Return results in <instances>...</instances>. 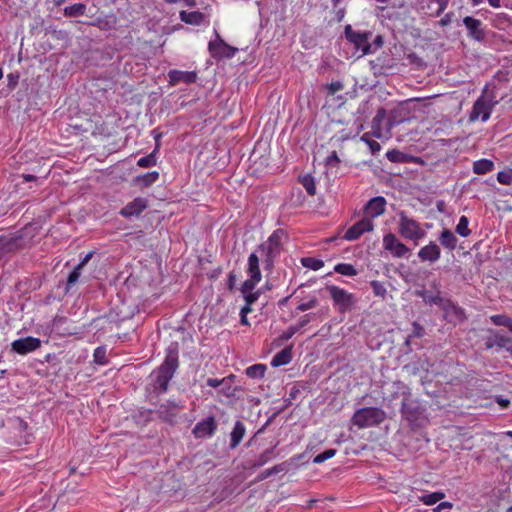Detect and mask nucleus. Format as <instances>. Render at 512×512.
Masks as SVG:
<instances>
[{
    "instance_id": "58",
    "label": "nucleus",
    "mask_w": 512,
    "mask_h": 512,
    "mask_svg": "<svg viewBox=\"0 0 512 512\" xmlns=\"http://www.w3.org/2000/svg\"><path fill=\"white\" fill-rule=\"evenodd\" d=\"M67 322L66 317H55L53 321V327L55 330L60 331L62 324Z\"/></svg>"
},
{
    "instance_id": "49",
    "label": "nucleus",
    "mask_w": 512,
    "mask_h": 512,
    "mask_svg": "<svg viewBox=\"0 0 512 512\" xmlns=\"http://www.w3.org/2000/svg\"><path fill=\"white\" fill-rule=\"evenodd\" d=\"M318 305V299L316 297L311 298L307 302H303L297 306V310L299 311H307L310 310Z\"/></svg>"
},
{
    "instance_id": "5",
    "label": "nucleus",
    "mask_w": 512,
    "mask_h": 512,
    "mask_svg": "<svg viewBox=\"0 0 512 512\" xmlns=\"http://www.w3.org/2000/svg\"><path fill=\"white\" fill-rule=\"evenodd\" d=\"M399 228L400 235L405 238L418 243L420 239L425 236V231L421 229L419 223L409 218L405 212L401 211L399 214Z\"/></svg>"
},
{
    "instance_id": "30",
    "label": "nucleus",
    "mask_w": 512,
    "mask_h": 512,
    "mask_svg": "<svg viewBox=\"0 0 512 512\" xmlns=\"http://www.w3.org/2000/svg\"><path fill=\"white\" fill-rule=\"evenodd\" d=\"M158 150H159V144L157 143L154 150L150 154H148L147 156H144L138 160L137 165L142 168H149V167L155 166L157 163L156 154H157Z\"/></svg>"
},
{
    "instance_id": "12",
    "label": "nucleus",
    "mask_w": 512,
    "mask_h": 512,
    "mask_svg": "<svg viewBox=\"0 0 512 512\" xmlns=\"http://www.w3.org/2000/svg\"><path fill=\"white\" fill-rule=\"evenodd\" d=\"M284 236L285 231L283 229L275 230L265 243L258 246L257 252L279 255L281 252V242Z\"/></svg>"
},
{
    "instance_id": "4",
    "label": "nucleus",
    "mask_w": 512,
    "mask_h": 512,
    "mask_svg": "<svg viewBox=\"0 0 512 512\" xmlns=\"http://www.w3.org/2000/svg\"><path fill=\"white\" fill-rule=\"evenodd\" d=\"M346 39L354 45L356 50L361 51L362 55L374 53L369 39L372 36L370 31L353 30L351 25H346L344 29Z\"/></svg>"
},
{
    "instance_id": "1",
    "label": "nucleus",
    "mask_w": 512,
    "mask_h": 512,
    "mask_svg": "<svg viewBox=\"0 0 512 512\" xmlns=\"http://www.w3.org/2000/svg\"><path fill=\"white\" fill-rule=\"evenodd\" d=\"M178 366V351L175 347L170 346L167 349L163 363L150 375L151 381L149 386L154 393L159 395L168 390L169 382L173 378Z\"/></svg>"
},
{
    "instance_id": "55",
    "label": "nucleus",
    "mask_w": 512,
    "mask_h": 512,
    "mask_svg": "<svg viewBox=\"0 0 512 512\" xmlns=\"http://www.w3.org/2000/svg\"><path fill=\"white\" fill-rule=\"evenodd\" d=\"M340 162L336 151H333L326 159V164L329 166H336Z\"/></svg>"
},
{
    "instance_id": "36",
    "label": "nucleus",
    "mask_w": 512,
    "mask_h": 512,
    "mask_svg": "<svg viewBox=\"0 0 512 512\" xmlns=\"http://www.w3.org/2000/svg\"><path fill=\"white\" fill-rule=\"evenodd\" d=\"M334 271L344 276H356L358 270L349 263H339L334 267Z\"/></svg>"
},
{
    "instance_id": "48",
    "label": "nucleus",
    "mask_w": 512,
    "mask_h": 512,
    "mask_svg": "<svg viewBox=\"0 0 512 512\" xmlns=\"http://www.w3.org/2000/svg\"><path fill=\"white\" fill-rule=\"evenodd\" d=\"M509 316L505 314H496L490 317L491 322L496 326H506Z\"/></svg>"
},
{
    "instance_id": "3",
    "label": "nucleus",
    "mask_w": 512,
    "mask_h": 512,
    "mask_svg": "<svg viewBox=\"0 0 512 512\" xmlns=\"http://www.w3.org/2000/svg\"><path fill=\"white\" fill-rule=\"evenodd\" d=\"M386 418V413L378 407H365L355 411L352 422L359 428L379 425Z\"/></svg>"
},
{
    "instance_id": "18",
    "label": "nucleus",
    "mask_w": 512,
    "mask_h": 512,
    "mask_svg": "<svg viewBox=\"0 0 512 512\" xmlns=\"http://www.w3.org/2000/svg\"><path fill=\"white\" fill-rule=\"evenodd\" d=\"M148 207V202L145 198L137 197L133 201L126 204L119 212L125 218L139 216Z\"/></svg>"
},
{
    "instance_id": "8",
    "label": "nucleus",
    "mask_w": 512,
    "mask_h": 512,
    "mask_svg": "<svg viewBox=\"0 0 512 512\" xmlns=\"http://www.w3.org/2000/svg\"><path fill=\"white\" fill-rule=\"evenodd\" d=\"M249 278L243 282L240 291L254 290L256 285L261 281L262 275L259 266V256L256 252L251 253L248 257V264L246 270Z\"/></svg>"
},
{
    "instance_id": "56",
    "label": "nucleus",
    "mask_w": 512,
    "mask_h": 512,
    "mask_svg": "<svg viewBox=\"0 0 512 512\" xmlns=\"http://www.w3.org/2000/svg\"><path fill=\"white\" fill-rule=\"evenodd\" d=\"M436 3L438 4V9L435 13V16H439L446 10L449 0H439Z\"/></svg>"
},
{
    "instance_id": "29",
    "label": "nucleus",
    "mask_w": 512,
    "mask_h": 512,
    "mask_svg": "<svg viewBox=\"0 0 512 512\" xmlns=\"http://www.w3.org/2000/svg\"><path fill=\"white\" fill-rule=\"evenodd\" d=\"M494 168L493 161L489 159H480L474 162L473 164V172L478 175L486 174L492 171Z\"/></svg>"
},
{
    "instance_id": "15",
    "label": "nucleus",
    "mask_w": 512,
    "mask_h": 512,
    "mask_svg": "<svg viewBox=\"0 0 512 512\" xmlns=\"http://www.w3.org/2000/svg\"><path fill=\"white\" fill-rule=\"evenodd\" d=\"M384 248L389 251L394 257H404L410 250L409 248L400 242L397 237L392 234H386L383 238Z\"/></svg>"
},
{
    "instance_id": "11",
    "label": "nucleus",
    "mask_w": 512,
    "mask_h": 512,
    "mask_svg": "<svg viewBox=\"0 0 512 512\" xmlns=\"http://www.w3.org/2000/svg\"><path fill=\"white\" fill-rule=\"evenodd\" d=\"M373 229V221L369 219V217H363L346 231L343 238L347 241H355L359 239L364 233L371 232Z\"/></svg>"
},
{
    "instance_id": "7",
    "label": "nucleus",
    "mask_w": 512,
    "mask_h": 512,
    "mask_svg": "<svg viewBox=\"0 0 512 512\" xmlns=\"http://www.w3.org/2000/svg\"><path fill=\"white\" fill-rule=\"evenodd\" d=\"M482 340L484 342V349L486 350L495 348L496 351H499L504 348L508 351L512 337L507 336L503 331L489 328L486 330V335L482 337Z\"/></svg>"
},
{
    "instance_id": "47",
    "label": "nucleus",
    "mask_w": 512,
    "mask_h": 512,
    "mask_svg": "<svg viewBox=\"0 0 512 512\" xmlns=\"http://www.w3.org/2000/svg\"><path fill=\"white\" fill-rule=\"evenodd\" d=\"M497 180L503 185H510L512 183V170L498 172Z\"/></svg>"
},
{
    "instance_id": "64",
    "label": "nucleus",
    "mask_w": 512,
    "mask_h": 512,
    "mask_svg": "<svg viewBox=\"0 0 512 512\" xmlns=\"http://www.w3.org/2000/svg\"><path fill=\"white\" fill-rule=\"evenodd\" d=\"M93 253L92 252H89L88 254L85 255V257L81 260V262L77 265L78 267H80L81 269H83V267L88 263V261L91 259Z\"/></svg>"
},
{
    "instance_id": "31",
    "label": "nucleus",
    "mask_w": 512,
    "mask_h": 512,
    "mask_svg": "<svg viewBox=\"0 0 512 512\" xmlns=\"http://www.w3.org/2000/svg\"><path fill=\"white\" fill-rule=\"evenodd\" d=\"M86 12V5L83 3H75L71 6L64 8V15L66 17H79L83 16Z\"/></svg>"
},
{
    "instance_id": "19",
    "label": "nucleus",
    "mask_w": 512,
    "mask_h": 512,
    "mask_svg": "<svg viewBox=\"0 0 512 512\" xmlns=\"http://www.w3.org/2000/svg\"><path fill=\"white\" fill-rule=\"evenodd\" d=\"M169 83L175 86L179 83L192 84L197 81V73L195 71L170 70L168 72Z\"/></svg>"
},
{
    "instance_id": "59",
    "label": "nucleus",
    "mask_w": 512,
    "mask_h": 512,
    "mask_svg": "<svg viewBox=\"0 0 512 512\" xmlns=\"http://www.w3.org/2000/svg\"><path fill=\"white\" fill-rule=\"evenodd\" d=\"M235 283H236V275L234 272H230L228 275V280H227V288L230 291H232L235 287Z\"/></svg>"
},
{
    "instance_id": "10",
    "label": "nucleus",
    "mask_w": 512,
    "mask_h": 512,
    "mask_svg": "<svg viewBox=\"0 0 512 512\" xmlns=\"http://www.w3.org/2000/svg\"><path fill=\"white\" fill-rule=\"evenodd\" d=\"M25 244L26 241L20 233L0 236V259L8 253L24 248Z\"/></svg>"
},
{
    "instance_id": "37",
    "label": "nucleus",
    "mask_w": 512,
    "mask_h": 512,
    "mask_svg": "<svg viewBox=\"0 0 512 512\" xmlns=\"http://www.w3.org/2000/svg\"><path fill=\"white\" fill-rule=\"evenodd\" d=\"M301 264L312 270H319L324 266V262L321 259H316L313 257H304L301 259Z\"/></svg>"
},
{
    "instance_id": "32",
    "label": "nucleus",
    "mask_w": 512,
    "mask_h": 512,
    "mask_svg": "<svg viewBox=\"0 0 512 512\" xmlns=\"http://www.w3.org/2000/svg\"><path fill=\"white\" fill-rule=\"evenodd\" d=\"M416 295L421 297L426 303L428 304H434V305H441L442 304V301L444 298H442L441 296L439 295H433L430 291L428 290H420V291H416Z\"/></svg>"
},
{
    "instance_id": "42",
    "label": "nucleus",
    "mask_w": 512,
    "mask_h": 512,
    "mask_svg": "<svg viewBox=\"0 0 512 512\" xmlns=\"http://www.w3.org/2000/svg\"><path fill=\"white\" fill-rule=\"evenodd\" d=\"M370 285L375 296L385 298L387 290L382 282L374 280L371 281Z\"/></svg>"
},
{
    "instance_id": "22",
    "label": "nucleus",
    "mask_w": 512,
    "mask_h": 512,
    "mask_svg": "<svg viewBox=\"0 0 512 512\" xmlns=\"http://www.w3.org/2000/svg\"><path fill=\"white\" fill-rule=\"evenodd\" d=\"M441 250L435 242H430L428 245L422 247L418 252V257L422 262H436L440 259Z\"/></svg>"
},
{
    "instance_id": "54",
    "label": "nucleus",
    "mask_w": 512,
    "mask_h": 512,
    "mask_svg": "<svg viewBox=\"0 0 512 512\" xmlns=\"http://www.w3.org/2000/svg\"><path fill=\"white\" fill-rule=\"evenodd\" d=\"M412 327H413V330L411 333L412 337L421 338L424 335V328L418 322H413Z\"/></svg>"
},
{
    "instance_id": "35",
    "label": "nucleus",
    "mask_w": 512,
    "mask_h": 512,
    "mask_svg": "<svg viewBox=\"0 0 512 512\" xmlns=\"http://www.w3.org/2000/svg\"><path fill=\"white\" fill-rule=\"evenodd\" d=\"M299 182L305 188L307 193L310 196H314L316 194V185L315 180L310 174L303 175L299 178Z\"/></svg>"
},
{
    "instance_id": "46",
    "label": "nucleus",
    "mask_w": 512,
    "mask_h": 512,
    "mask_svg": "<svg viewBox=\"0 0 512 512\" xmlns=\"http://www.w3.org/2000/svg\"><path fill=\"white\" fill-rule=\"evenodd\" d=\"M243 294L244 300L248 305H252L255 303L261 295V290H257L253 292V290H247L245 292H241Z\"/></svg>"
},
{
    "instance_id": "41",
    "label": "nucleus",
    "mask_w": 512,
    "mask_h": 512,
    "mask_svg": "<svg viewBox=\"0 0 512 512\" xmlns=\"http://www.w3.org/2000/svg\"><path fill=\"white\" fill-rule=\"evenodd\" d=\"M284 471V465L283 464H278V465H275L273 466L272 468H269V469H266L264 470L262 473H260L258 475V480H264L274 474H278L280 472Z\"/></svg>"
},
{
    "instance_id": "57",
    "label": "nucleus",
    "mask_w": 512,
    "mask_h": 512,
    "mask_svg": "<svg viewBox=\"0 0 512 512\" xmlns=\"http://www.w3.org/2000/svg\"><path fill=\"white\" fill-rule=\"evenodd\" d=\"M310 320H311V315L306 314L294 326L297 327V330L299 331L301 328L305 327L310 322Z\"/></svg>"
},
{
    "instance_id": "16",
    "label": "nucleus",
    "mask_w": 512,
    "mask_h": 512,
    "mask_svg": "<svg viewBox=\"0 0 512 512\" xmlns=\"http://www.w3.org/2000/svg\"><path fill=\"white\" fill-rule=\"evenodd\" d=\"M183 408V406L179 405L175 401L168 400L166 403H163L157 409V414L160 419L165 422L173 423L175 422V418L178 415V412Z\"/></svg>"
},
{
    "instance_id": "38",
    "label": "nucleus",
    "mask_w": 512,
    "mask_h": 512,
    "mask_svg": "<svg viewBox=\"0 0 512 512\" xmlns=\"http://www.w3.org/2000/svg\"><path fill=\"white\" fill-rule=\"evenodd\" d=\"M469 220L466 216H461L459 222L456 226V232L462 236L467 237L470 235L471 231L468 228Z\"/></svg>"
},
{
    "instance_id": "52",
    "label": "nucleus",
    "mask_w": 512,
    "mask_h": 512,
    "mask_svg": "<svg viewBox=\"0 0 512 512\" xmlns=\"http://www.w3.org/2000/svg\"><path fill=\"white\" fill-rule=\"evenodd\" d=\"M344 88V85L342 82L340 81H335V82H332L328 85L327 89H328V94L329 95H334L335 93H337L338 91H341L342 89Z\"/></svg>"
},
{
    "instance_id": "60",
    "label": "nucleus",
    "mask_w": 512,
    "mask_h": 512,
    "mask_svg": "<svg viewBox=\"0 0 512 512\" xmlns=\"http://www.w3.org/2000/svg\"><path fill=\"white\" fill-rule=\"evenodd\" d=\"M452 505L449 502L440 503L434 510L435 512H448L451 509Z\"/></svg>"
},
{
    "instance_id": "2",
    "label": "nucleus",
    "mask_w": 512,
    "mask_h": 512,
    "mask_svg": "<svg viewBox=\"0 0 512 512\" xmlns=\"http://www.w3.org/2000/svg\"><path fill=\"white\" fill-rule=\"evenodd\" d=\"M498 103L499 100L496 98L494 89H489L488 85H486L480 97L473 104L469 114V121L475 122L481 119L483 122H486Z\"/></svg>"
},
{
    "instance_id": "40",
    "label": "nucleus",
    "mask_w": 512,
    "mask_h": 512,
    "mask_svg": "<svg viewBox=\"0 0 512 512\" xmlns=\"http://www.w3.org/2000/svg\"><path fill=\"white\" fill-rule=\"evenodd\" d=\"M444 497V494L442 492H433L430 494L423 495L421 497V500L426 505H434L438 501H440Z\"/></svg>"
},
{
    "instance_id": "44",
    "label": "nucleus",
    "mask_w": 512,
    "mask_h": 512,
    "mask_svg": "<svg viewBox=\"0 0 512 512\" xmlns=\"http://www.w3.org/2000/svg\"><path fill=\"white\" fill-rule=\"evenodd\" d=\"M386 157L388 158V160H390L391 162H394V163H403L405 162V158H406V155L399 151V150H390L386 153Z\"/></svg>"
},
{
    "instance_id": "20",
    "label": "nucleus",
    "mask_w": 512,
    "mask_h": 512,
    "mask_svg": "<svg viewBox=\"0 0 512 512\" xmlns=\"http://www.w3.org/2000/svg\"><path fill=\"white\" fill-rule=\"evenodd\" d=\"M463 24L467 28L468 36L476 41H483L485 38V32L482 29V22L479 19H475L471 16H466L463 19Z\"/></svg>"
},
{
    "instance_id": "63",
    "label": "nucleus",
    "mask_w": 512,
    "mask_h": 512,
    "mask_svg": "<svg viewBox=\"0 0 512 512\" xmlns=\"http://www.w3.org/2000/svg\"><path fill=\"white\" fill-rule=\"evenodd\" d=\"M452 16V13L445 14L444 17L439 21V25L442 27L449 25L452 21Z\"/></svg>"
},
{
    "instance_id": "21",
    "label": "nucleus",
    "mask_w": 512,
    "mask_h": 512,
    "mask_svg": "<svg viewBox=\"0 0 512 512\" xmlns=\"http://www.w3.org/2000/svg\"><path fill=\"white\" fill-rule=\"evenodd\" d=\"M401 413L408 421H414L421 414V408L419 404L409 396H404L401 404Z\"/></svg>"
},
{
    "instance_id": "26",
    "label": "nucleus",
    "mask_w": 512,
    "mask_h": 512,
    "mask_svg": "<svg viewBox=\"0 0 512 512\" xmlns=\"http://www.w3.org/2000/svg\"><path fill=\"white\" fill-rule=\"evenodd\" d=\"M292 359V346L285 347L278 352L271 361L273 367H279L288 364Z\"/></svg>"
},
{
    "instance_id": "17",
    "label": "nucleus",
    "mask_w": 512,
    "mask_h": 512,
    "mask_svg": "<svg viewBox=\"0 0 512 512\" xmlns=\"http://www.w3.org/2000/svg\"><path fill=\"white\" fill-rule=\"evenodd\" d=\"M386 200L382 196L370 199L364 207V217H369L373 221L374 218L385 212Z\"/></svg>"
},
{
    "instance_id": "6",
    "label": "nucleus",
    "mask_w": 512,
    "mask_h": 512,
    "mask_svg": "<svg viewBox=\"0 0 512 512\" xmlns=\"http://www.w3.org/2000/svg\"><path fill=\"white\" fill-rule=\"evenodd\" d=\"M326 289L329 292L330 297L334 302V305L338 307V310L340 312H346L351 310L354 304L356 303L355 296L352 293L346 291L345 289H342L335 285H328Z\"/></svg>"
},
{
    "instance_id": "45",
    "label": "nucleus",
    "mask_w": 512,
    "mask_h": 512,
    "mask_svg": "<svg viewBox=\"0 0 512 512\" xmlns=\"http://www.w3.org/2000/svg\"><path fill=\"white\" fill-rule=\"evenodd\" d=\"M336 454V449H327L324 452L316 455L313 459L314 464H321L324 461L334 457Z\"/></svg>"
},
{
    "instance_id": "13",
    "label": "nucleus",
    "mask_w": 512,
    "mask_h": 512,
    "mask_svg": "<svg viewBox=\"0 0 512 512\" xmlns=\"http://www.w3.org/2000/svg\"><path fill=\"white\" fill-rule=\"evenodd\" d=\"M41 340L35 337H24L12 342V350L18 354L25 355L40 348Z\"/></svg>"
},
{
    "instance_id": "23",
    "label": "nucleus",
    "mask_w": 512,
    "mask_h": 512,
    "mask_svg": "<svg viewBox=\"0 0 512 512\" xmlns=\"http://www.w3.org/2000/svg\"><path fill=\"white\" fill-rule=\"evenodd\" d=\"M439 307L444 311L446 318L452 317L453 319L460 321L465 318L464 310L449 299L444 298Z\"/></svg>"
},
{
    "instance_id": "43",
    "label": "nucleus",
    "mask_w": 512,
    "mask_h": 512,
    "mask_svg": "<svg viewBox=\"0 0 512 512\" xmlns=\"http://www.w3.org/2000/svg\"><path fill=\"white\" fill-rule=\"evenodd\" d=\"M81 268L76 266L73 271L68 275L67 278V284H66V291L68 292L71 287L77 283L80 275H81Z\"/></svg>"
},
{
    "instance_id": "53",
    "label": "nucleus",
    "mask_w": 512,
    "mask_h": 512,
    "mask_svg": "<svg viewBox=\"0 0 512 512\" xmlns=\"http://www.w3.org/2000/svg\"><path fill=\"white\" fill-rule=\"evenodd\" d=\"M407 59L411 64H414L418 67H421L425 64L424 60L421 57H419L416 53H409L407 55Z\"/></svg>"
},
{
    "instance_id": "33",
    "label": "nucleus",
    "mask_w": 512,
    "mask_h": 512,
    "mask_svg": "<svg viewBox=\"0 0 512 512\" xmlns=\"http://www.w3.org/2000/svg\"><path fill=\"white\" fill-rule=\"evenodd\" d=\"M273 456V448L263 451L255 460L249 461L251 468L261 467L266 464Z\"/></svg>"
},
{
    "instance_id": "24",
    "label": "nucleus",
    "mask_w": 512,
    "mask_h": 512,
    "mask_svg": "<svg viewBox=\"0 0 512 512\" xmlns=\"http://www.w3.org/2000/svg\"><path fill=\"white\" fill-rule=\"evenodd\" d=\"M246 434L245 424L238 420L235 422L232 431L230 432L229 448L231 450L236 449Z\"/></svg>"
},
{
    "instance_id": "28",
    "label": "nucleus",
    "mask_w": 512,
    "mask_h": 512,
    "mask_svg": "<svg viewBox=\"0 0 512 512\" xmlns=\"http://www.w3.org/2000/svg\"><path fill=\"white\" fill-rule=\"evenodd\" d=\"M159 179V173L157 171H152L145 173L143 175H139L134 179V183L141 186L142 188H146L151 186Z\"/></svg>"
},
{
    "instance_id": "62",
    "label": "nucleus",
    "mask_w": 512,
    "mask_h": 512,
    "mask_svg": "<svg viewBox=\"0 0 512 512\" xmlns=\"http://www.w3.org/2000/svg\"><path fill=\"white\" fill-rule=\"evenodd\" d=\"M265 427L266 425H264L263 427H261L248 441L247 443L245 444L246 447H251L252 445H254L255 441H256V437L257 435H259L260 433H262L264 430H265Z\"/></svg>"
},
{
    "instance_id": "34",
    "label": "nucleus",
    "mask_w": 512,
    "mask_h": 512,
    "mask_svg": "<svg viewBox=\"0 0 512 512\" xmlns=\"http://www.w3.org/2000/svg\"><path fill=\"white\" fill-rule=\"evenodd\" d=\"M266 371V365L264 364H254L249 366L245 373L249 378L260 379L264 376Z\"/></svg>"
},
{
    "instance_id": "51",
    "label": "nucleus",
    "mask_w": 512,
    "mask_h": 512,
    "mask_svg": "<svg viewBox=\"0 0 512 512\" xmlns=\"http://www.w3.org/2000/svg\"><path fill=\"white\" fill-rule=\"evenodd\" d=\"M298 332L297 330V327H295L294 325L290 326L285 332H283L280 337H279V340L281 341H287L289 340L290 338L293 337L294 334H296Z\"/></svg>"
},
{
    "instance_id": "25",
    "label": "nucleus",
    "mask_w": 512,
    "mask_h": 512,
    "mask_svg": "<svg viewBox=\"0 0 512 512\" xmlns=\"http://www.w3.org/2000/svg\"><path fill=\"white\" fill-rule=\"evenodd\" d=\"M179 17L182 22L189 24V25H195V26L201 25L205 19L204 13H202L200 11H192V12L181 11L179 13Z\"/></svg>"
},
{
    "instance_id": "27",
    "label": "nucleus",
    "mask_w": 512,
    "mask_h": 512,
    "mask_svg": "<svg viewBox=\"0 0 512 512\" xmlns=\"http://www.w3.org/2000/svg\"><path fill=\"white\" fill-rule=\"evenodd\" d=\"M439 241L443 247L449 250H454L458 240L451 230L444 229L440 234Z\"/></svg>"
},
{
    "instance_id": "61",
    "label": "nucleus",
    "mask_w": 512,
    "mask_h": 512,
    "mask_svg": "<svg viewBox=\"0 0 512 512\" xmlns=\"http://www.w3.org/2000/svg\"><path fill=\"white\" fill-rule=\"evenodd\" d=\"M206 383L208 386L216 388V387L224 384L225 379L219 380V379H215V378H208Z\"/></svg>"
},
{
    "instance_id": "9",
    "label": "nucleus",
    "mask_w": 512,
    "mask_h": 512,
    "mask_svg": "<svg viewBox=\"0 0 512 512\" xmlns=\"http://www.w3.org/2000/svg\"><path fill=\"white\" fill-rule=\"evenodd\" d=\"M216 39L214 41H210L208 44V49L213 58H233L237 53L238 49L236 47L230 46L227 44L215 30Z\"/></svg>"
},
{
    "instance_id": "14",
    "label": "nucleus",
    "mask_w": 512,
    "mask_h": 512,
    "mask_svg": "<svg viewBox=\"0 0 512 512\" xmlns=\"http://www.w3.org/2000/svg\"><path fill=\"white\" fill-rule=\"evenodd\" d=\"M217 430V423L214 416H209L199 421L193 428L192 433L195 438L212 437Z\"/></svg>"
},
{
    "instance_id": "50",
    "label": "nucleus",
    "mask_w": 512,
    "mask_h": 512,
    "mask_svg": "<svg viewBox=\"0 0 512 512\" xmlns=\"http://www.w3.org/2000/svg\"><path fill=\"white\" fill-rule=\"evenodd\" d=\"M260 255L264 258V264L266 270H271L274 265V259L278 256L277 254L270 253H260Z\"/></svg>"
},
{
    "instance_id": "39",
    "label": "nucleus",
    "mask_w": 512,
    "mask_h": 512,
    "mask_svg": "<svg viewBox=\"0 0 512 512\" xmlns=\"http://www.w3.org/2000/svg\"><path fill=\"white\" fill-rule=\"evenodd\" d=\"M94 362L99 365L107 363L106 348L103 346L97 347L93 353Z\"/></svg>"
}]
</instances>
